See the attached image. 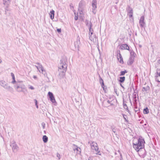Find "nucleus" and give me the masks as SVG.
Wrapping results in <instances>:
<instances>
[{
	"instance_id": "54",
	"label": "nucleus",
	"mask_w": 160,
	"mask_h": 160,
	"mask_svg": "<svg viewBox=\"0 0 160 160\" xmlns=\"http://www.w3.org/2000/svg\"><path fill=\"white\" fill-rule=\"evenodd\" d=\"M114 92H115L116 93V92H117L116 89H114Z\"/></svg>"
},
{
	"instance_id": "23",
	"label": "nucleus",
	"mask_w": 160,
	"mask_h": 160,
	"mask_svg": "<svg viewBox=\"0 0 160 160\" xmlns=\"http://www.w3.org/2000/svg\"><path fill=\"white\" fill-rule=\"evenodd\" d=\"M123 101L124 102V100ZM123 106L124 108L125 109H126L127 110V111L129 112V110H128V106L127 105V104L126 103H125L124 102H123Z\"/></svg>"
},
{
	"instance_id": "15",
	"label": "nucleus",
	"mask_w": 160,
	"mask_h": 160,
	"mask_svg": "<svg viewBox=\"0 0 160 160\" xmlns=\"http://www.w3.org/2000/svg\"><path fill=\"white\" fill-rule=\"evenodd\" d=\"M55 11L53 9H52L49 13L50 18L51 19H53L54 18Z\"/></svg>"
},
{
	"instance_id": "22",
	"label": "nucleus",
	"mask_w": 160,
	"mask_h": 160,
	"mask_svg": "<svg viewBox=\"0 0 160 160\" xmlns=\"http://www.w3.org/2000/svg\"><path fill=\"white\" fill-rule=\"evenodd\" d=\"M119 78H120V79L119 80V81L120 83L123 82L125 80V77L124 76L120 77Z\"/></svg>"
},
{
	"instance_id": "8",
	"label": "nucleus",
	"mask_w": 160,
	"mask_h": 160,
	"mask_svg": "<svg viewBox=\"0 0 160 160\" xmlns=\"http://www.w3.org/2000/svg\"><path fill=\"white\" fill-rule=\"evenodd\" d=\"M139 23L140 26L142 28H144L146 25V23L144 21V16H142L139 21Z\"/></svg>"
},
{
	"instance_id": "29",
	"label": "nucleus",
	"mask_w": 160,
	"mask_h": 160,
	"mask_svg": "<svg viewBox=\"0 0 160 160\" xmlns=\"http://www.w3.org/2000/svg\"><path fill=\"white\" fill-rule=\"evenodd\" d=\"M127 71L126 70H124V71H122L120 72V76L124 75L126 73H127Z\"/></svg>"
},
{
	"instance_id": "42",
	"label": "nucleus",
	"mask_w": 160,
	"mask_h": 160,
	"mask_svg": "<svg viewBox=\"0 0 160 160\" xmlns=\"http://www.w3.org/2000/svg\"><path fill=\"white\" fill-rule=\"evenodd\" d=\"M101 84L102 88L103 87V86H104V85L103 82H102V83H101Z\"/></svg>"
},
{
	"instance_id": "35",
	"label": "nucleus",
	"mask_w": 160,
	"mask_h": 160,
	"mask_svg": "<svg viewBox=\"0 0 160 160\" xmlns=\"http://www.w3.org/2000/svg\"><path fill=\"white\" fill-rule=\"evenodd\" d=\"M73 145L76 147V150L77 151H79L80 152H81L80 151H79V149H80V150H81V149L80 148H78L77 146H76L74 144Z\"/></svg>"
},
{
	"instance_id": "19",
	"label": "nucleus",
	"mask_w": 160,
	"mask_h": 160,
	"mask_svg": "<svg viewBox=\"0 0 160 160\" xmlns=\"http://www.w3.org/2000/svg\"><path fill=\"white\" fill-rule=\"evenodd\" d=\"M78 9H82H82H84L83 4L82 1H80L79 3Z\"/></svg>"
},
{
	"instance_id": "55",
	"label": "nucleus",
	"mask_w": 160,
	"mask_h": 160,
	"mask_svg": "<svg viewBox=\"0 0 160 160\" xmlns=\"http://www.w3.org/2000/svg\"><path fill=\"white\" fill-rule=\"evenodd\" d=\"M121 86L122 88H124V87L122 86V85L121 84Z\"/></svg>"
},
{
	"instance_id": "21",
	"label": "nucleus",
	"mask_w": 160,
	"mask_h": 160,
	"mask_svg": "<svg viewBox=\"0 0 160 160\" xmlns=\"http://www.w3.org/2000/svg\"><path fill=\"white\" fill-rule=\"evenodd\" d=\"M86 26L88 27H89L91 25H92V23L90 21H89L88 20H86L85 21Z\"/></svg>"
},
{
	"instance_id": "51",
	"label": "nucleus",
	"mask_w": 160,
	"mask_h": 160,
	"mask_svg": "<svg viewBox=\"0 0 160 160\" xmlns=\"http://www.w3.org/2000/svg\"><path fill=\"white\" fill-rule=\"evenodd\" d=\"M157 69H158L157 72H160V69H159V68H158Z\"/></svg>"
},
{
	"instance_id": "33",
	"label": "nucleus",
	"mask_w": 160,
	"mask_h": 160,
	"mask_svg": "<svg viewBox=\"0 0 160 160\" xmlns=\"http://www.w3.org/2000/svg\"><path fill=\"white\" fill-rule=\"evenodd\" d=\"M74 15H75V18H74V19H75V20L77 21L78 19V15L76 16V13H75V12L74 13Z\"/></svg>"
},
{
	"instance_id": "5",
	"label": "nucleus",
	"mask_w": 160,
	"mask_h": 160,
	"mask_svg": "<svg viewBox=\"0 0 160 160\" xmlns=\"http://www.w3.org/2000/svg\"><path fill=\"white\" fill-rule=\"evenodd\" d=\"M14 87L18 92H24V90L25 89L24 86H22L19 84V83H17L16 85H15Z\"/></svg>"
},
{
	"instance_id": "34",
	"label": "nucleus",
	"mask_w": 160,
	"mask_h": 160,
	"mask_svg": "<svg viewBox=\"0 0 160 160\" xmlns=\"http://www.w3.org/2000/svg\"><path fill=\"white\" fill-rule=\"evenodd\" d=\"M28 88L31 90H34V88L32 86L29 85L28 86Z\"/></svg>"
},
{
	"instance_id": "49",
	"label": "nucleus",
	"mask_w": 160,
	"mask_h": 160,
	"mask_svg": "<svg viewBox=\"0 0 160 160\" xmlns=\"http://www.w3.org/2000/svg\"><path fill=\"white\" fill-rule=\"evenodd\" d=\"M33 78H34V79H36L37 78V76H33Z\"/></svg>"
},
{
	"instance_id": "37",
	"label": "nucleus",
	"mask_w": 160,
	"mask_h": 160,
	"mask_svg": "<svg viewBox=\"0 0 160 160\" xmlns=\"http://www.w3.org/2000/svg\"><path fill=\"white\" fill-rule=\"evenodd\" d=\"M100 80H99V82L100 83H101L102 82H103V79L101 77L99 76Z\"/></svg>"
},
{
	"instance_id": "38",
	"label": "nucleus",
	"mask_w": 160,
	"mask_h": 160,
	"mask_svg": "<svg viewBox=\"0 0 160 160\" xmlns=\"http://www.w3.org/2000/svg\"><path fill=\"white\" fill-rule=\"evenodd\" d=\"M11 76L12 77V79H14V78H15L14 74L12 72H11Z\"/></svg>"
},
{
	"instance_id": "50",
	"label": "nucleus",
	"mask_w": 160,
	"mask_h": 160,
	"mask_svg": "<svg viewBox=\"0 0 160 160\" xmlns=\"http://www.w3.org/2000/svg\"><path fill=\"white\" fill-rule=\"evenodd\" d=\"M107 102L108 103H110V102H111V101H110L109 100H108L107 101Z\"/></svg>"
},
{
	"instance_id": "11",
	"label": "nucleus",
	"mask_w": 160,
	"mask_h": 160,
	"mask_svg": "<svg viewBox=\"0 0 160 160\" xmlns=\"http://www.w3.org/2000/svg\"><path fill=\"white\" fill-rule=\"evenodd\" d=\"M48 95L50 98V100L52 102L54 103L56 102L53 94L52 92H48Z\"/></svg>"
},
{
	"instance_id": "28",
	"label": "nucleus",
	"mask_w": 160,
	"mask_h": 160,
	"mask_svg": "<svg viewBox=\"0 0 160 160\" xmlns=\"http://www.w3.org/2000/svg\"><path fill=\"white\" fill-rule=\"evenodd\" d=\"M149 89V87L148 86H147V87H143V88H142V91L144 92V91H146L148 90Z\"/></svg>"
},
{
	"instance_id": "52",
	"label": "nucleus",
	"mask_w": 160,
	"mask_h": 160,
	"mask_svg": "<svg viewBox=\"0 0 160 160\" xmlns=\"http://www.w3.org/2000/svg\"><path fill=\"white\" fill-rule=\"evenodd\" d=\"M110 105H111V106H113V103H111L110 102Z\"/></svg>"
},
{
	"instance_id": "4",
	"label": "nucleus",
	"mask_w": 160,
	"mask_h": 160,
	"mask_svg": "<svg viewBox=\"0 0 160 160\" xmlns=\"http://www.w3.org/2000/svg\"><path fill=\"white\" fill-rule=\"evenodd\" d=\"M91 148L92 150H95L97 152V154L101 155V153L98 151V148L97 144L95 142H92L91 144Z\"/></svg>"
},
{
	"instance_id": "20",
	"label": "nucleus",
	"mask_w": 160,
	"mask_h": 160,
	"mask_svg": "<svg viewBox=\"0 0 160 160\" xmlns=\"http://www.w3.org/2000/svg\"><path fill=\"white\" fill-rule=\"evenodd\" d=\"M48 137L46 135H44L43 136L42 139L44 143H46L48 141Z\"/></svg>"
},
{
	"instance_id": "24",
	"label": "nucleus",
	"mask_w": 160,
	"mask_h": 160,
	"mask_svg": "<svg viewBox=\"0 0 160 160\" xmlns=\"http://www.w3.org/2000/svg\"><path fill=\"white\" fill-rule=\"evenodd\" d=\"M149 112V110L148 108H146L144 109L143 113L144 114H147Z\"/></svg>"
},
{
	"instance_id": "45",
	"label": "nucleus",
	"mask_w": 160,
	"mask_h": 160,
	"mask_svg": "<svg viewBox=\"0 0 160 160\" xmlns=\"http://www.w3.org/2000/svg\"><path fill=\"white\" fill-rule=\"evenodd\" d=\"M112 131H113V132L114 133H115L116 132L114 128H112Z\"/></svg>"
},
{
	"instance_id": "12",
	"label": "nucleus",
	"mask_w": 160,
	"mask_h": 160,
	"mask_svg": "<svg viewBox=\"0 0 160 160\" xmlns=\"http://www.w3.org/2000/svg\"><path fill=\"white\" fill-rule=\"evenodd\" d=\"M128 13L129 14V16L130 18L133 17V10L132 9L130 6L128 7Z\"/></svg>"
},
{
	"instance_id": "14",
	"label": "nucleus",
	"mask_w": 160,
	"mask_h": 160,
	"mask_svg": "<svg viewBox=\"0 0 160 160\" xmlns=\"http://www.w3.org/2000/svg\"><path fill=\"white\" fill-rule=\"evenodd\" d=\"M38 65V66H36V65H35V66L37 68L38 70L39 71L41 72H40V70H41L42 69H43V67L42 65L39 63H36Z\"/></svg>"
},
{
	"instance_id": "32",
	"label": "nucleus",
	"mask_w": 160,
	"mask_h": 160,
	"mask_svg": "<svg viewBox=\"0 0 160 160\" xmlns=\"http://www.w3.org/2000/svg\"><path fill=\"white\" fill-rule=\"evenodd\" d=\"M78 10L79 11V13L80 14H83V11L84 10V9H80Z\"/></svg>"
},
{
	"instance_id": "46",
	"label": "nucleus",
	"mask_w": 160,
	"mask_h": 160,
	"mask_svg": "<svg viewBox=\"0 0 160 160\" xmlns=\"http://www.w3.org/2000/svg\"><path fill=\"white\" fill-rule=\"evenodd\" d=\"M42 127H43V128H45V123H42Z\"/></svg>"
},
{
	"instance_id": "40",
	"label": "nucleus",
	"mask_w": 160,
	"mask_h": 160,
	"mask_svg": "<svg viewBox=\"0 0 160 160\" xmlns=\"http://www.w3.org/2000/svg\"><path fill=\"white\" fill-rule=\"evenodd\" d=\"M57 30V32L59 33H60L61 32V28H58Z\"/></svg>"
},
{
	"instance_id": "10",
	"label": "nucleus",
	"mask_w": 160,
	"mask_h": 160,
	"mask_svg": "<svg viewBox=\"0 0 160 160\" xmlns=\"http://www.w3.org/2000/svg\"><path fill=\"white\" fill-rule=\"evenodd\" d=\"M117 53V58L118 60L120 63H123V58L120 53V51L119 50L118 51Z\"/></svg>"
},
{
	"instance_id": "6",
	"label": "nucleus",
	"mask_w": 160,
	"mask_h": 160,
	"mask_svg": "<svg viewBox=\"0 0 160 160\" xmlns=\"http://www.w3.org/2000/svg\"><path fill=\"white\" fill-rule=\"evenodd\" d=\"M92 12L94 14H95L97 12V1L96 0H92Z\"/></svg>"
},
{
	"instance_id": "53",
	"label": "nucleus",
	"mask_w": 160,
	"mask_h": 160,
	"mask_svg": "<svg viewBox=\"0 0 160 160\" xmlns=\"http://www.w3.org/2000/svg\"><path fill=\"white\" fill-rule=\"evenodd\" d=\"M75 150H76V147H75L73 148V150L75 151Z\"/></svg>"
},
{
	"instance_id": "7",
	"label": "nucleus",
	"mask_w": 160,
	"mask_h": 160,
	"mask_svg": "<svg viewBox=\"0 0 160 160\" xmlns=\"http://www.w3.org/2000/svg\"><path fill=\"white\" fill-rule=\"evenodd\" d=\"M10 146L12 148L13 152H16L17 151L18 147L15 141H13L11 142Z\"/></svg>"
},
{
	"instance_id": "47",
	"label": "nucleus",
	"mask_w": 160,
	"mask_h": 160,
	"mask_svg": "<svg viewBox=\"0 0 160 160\" xmlns=\"http://www.w3.org/2000/svg\"><path fill=\"white\" fill-rule=\"evenodd\" d=\"M105 87H106V86H103V87H102L104 91H105V89H106V88H105Z\"/></svg>"
},
{
	"instance_id": "44",
	"label": "nucleus",
	"mask_w": 160,
	"mask_h": 160,
	"mask_svg": "<svg viewBox=\"0 0 160 160\" xmlns=\"http://www.w3.org/2000/svg\"><path fill=\"white\" fill-rule=\"evenodd\" d=\"M157 63H158V65H159V64H160V59L158 60L157 61Z\"/></svg>"
},
{
	"instance_id": "13",
	"label": "nucleus",
	"mask_w": 160,
	"mask_h": 160,
	"mask_svg": "<svg viewBox=\"0 0 160 160\" xmlns=\"http://www.w3.org/2000/svg\"><path fill=\"white\" fill-rule=\"evenodd\" d=\"M120 49L122 50L126 49L127 50H129V48L127 44H122L120 47Z\"/></svg>"
},
{
	"instance_id": "9",
	"label": "nucleus",
	"mask_w": 160,
	"mask_h": 160,
	"mask_svg": "<svg viewBox=\"0 0 160 160\" xmlns=\"http://www.w3.org/2000/svg\"><path fill=\"white\" fill-rule=\"evenodd\" d=\"M12 0H3V3L6 6V8H5V13L7 14V11L8 10V7L9 4Z\"/></svg>"
},
{
	"instance_id": "26",
	"label": "nucleus",
	"mask_w": 160,
	"mask_h": 160,
	"mask_svg": "<svg viewBox=\"0 0 160 160\" xmlns=\"http://www.w3.org/2000/svg\"><path fill=\"white\" fill-rule=\"evenodd\" d=\"M79 43L80 42H79V41H77L75 42L74 46L76 48L78 47Z\"/></svg>"
},
{
	"instance_id": "2",
	"label": "nucleus",
	"mask_w": 160,
	"mask_h": 160,
	"mask_svg": "<svg viewBox=\"0 0 160 160\" xmlns=\"http://www.w3.org/2000/svg\"><path fill=\"white\" fill-rule=\"evenodd\" d=\"M145 143L144 139L141 137L136 140H133V147L137 152H138L140 149L144 148Z\"/></svg>"
},
{
	"instance_id": "1",
	"label": "nucleus",
	"mask_w": 160,
	"mask_h": 160,
	"mask_svg": "<svg viewBox=\"0 0 160 160\" xmlns=\"http://www.w3.org/2000/svg\"><path fill=\"white\" fill-rule=\"evenodd\" d=\"M67 62V59L66 58L63 57L61 59L58 65L59 71L60 72L59 76L61 78H63L65 75L68 66L66 64Z\"/></svg>"
},
{
	"instance_id": "25",
	"label": "nucleus",
	"mask_w": 160,
	"mask_h": 160,
	"mask_svg": "<svg viewBox=\"0 0 160 160\" xmlns=\"http://www.w3.org/2000/svg\"><path fill=\"white\" fill-rule=\"evenodd\" d=\"M130 57L134 58L135 56L134 54H135V52L133 51H130Z\"/></svg>"
},
{
	"instance_id": "30",
	"label": "nucleus",
	"mask_w": 160,
	"mask_h": 160,
	"mask_svg": "<svg viewBox=\"0 0 160 160\" xmlns=\"http://www.w3.org/2000/svg\"><path fill=\"white\" fill-rule=\"evenodd\" d=\"M93 30L92 29L89 30V35H92L93 33Z\"/></svg>"
},
{
	"instance_id": "16",
	"label": "nucleus",
	"mask_w": 160,
	"mask_h": 160,
	"mask_svg": "<svg viewBox=\"0 0 160 160\" xmlns=\"http://www.w3.org/2000/svg\"><path fill=\"white\" fill-rule=\"evenodd\" d=\"M89 35V38L92 41L94 42L95 41H96V35L93 33L92 35L90 34Z\"/></svg>"
},
{
	"instance_id": "39",
	"label": "nucleus",
	"mask_w": 160,
	"mask_h": 160,
	"mask_svg": "<svg viewBox=\"0 0 160 160\" xmlns=\"http://www.w3.org/2000/svg\"><path fill=\"white\" fill-rule=\"evenodd\" d=\"M12 84H14L15 83H16L17 84V82H16L15 78H14V79H12Z\"/></svg>"
},
{
	"instance_id": "18",
	"label": "nucleus",
	"mask_w": 160,
	"mask_h": 160,
	"mask_svg": "<svg viewBox=\"0 0 160 160\" xmlns=\"http://www.w3.org/2000/svg\"><path fill=\"white\" fill-rule=\"evenodd\" d=\"M134 58L130 57L129 60L127 62L128 64L129 65H131L133 63Z\"/></svg>"
},
{
	"instance_id": "31",
	"label": "nucleus",
	"mask_w": 160,
	"mask_h": 160,
	"mask_svg": "<svg viewBox=\"0 0 160 160\" xmlns=\"http://www.w3.org/2000/svg\"><path fill=\"white\" fill-rule=\"evenodd\" d=\"M34 101H35V105L36 106L37 108H38V102H37V100L36 99H34Z\"/></svg>"
},
{
	"instance_id": "56",
	"label": "nucleus",
	"mask_w": 160,
	"mask_h": 160,
	"mask_svg": "<svg viewBox=\"0 0 160 160\" xmlns=\"http://www.w3.org/2000/svg\"><path fill=\"white\" fill-rule=\"evenodd\" d=\"M120 156H121V157L122 156V155H121V154H120Z\"/></svg>"
},
{
	"instance_id": "27",
	"label": "nucleus",
	"mask_w": 160,
	"mask_h": 160,
	"mask_svg": "<svg viewBox=\"0 0 160 160\" xmlns=\"http://www.w3.org/2000/svg\"><path fill=\"white\" fill-rule=\"evenodd\" d=\"M42 73L44 75L45 77H46L47 76V74L45 69L43 68L41 70Z\"/></svg>"
},
{
	"instance_id": "43",
	"label": "nucleus",
	"mask_w": 160,
	"mask_h": 160,
	"mask_svg": "<svg viewBox=\"0 0 160 160\" xmlns=\"http://www.w3.org/2000/svg\"><path fill=\"white\" fill-rule=\"evenodd\" d=\"M92 25H91L89 27H88V29H89V30H90L91 29H92Z\"/></svg>"
},
{
	"instance_id": "41",
	"label": "nucleus",
	"mask_w": 160,
	"mask_h": 160,
	"mask_svg": "<svg viewBox=\"0 0 160 160\" xmlns=\"http://www.w3.org/2000/svg\"><path fill=\"white\" fill-rule=\"evenodd\" d=\"M60 154L59 153H57V157L59 159H60Z\"/></svg>"
},
{
	"instance_id": "48",
	"label": "nucleus",
	"mask_w": 160,
	"mask_h": 160,
	"mask_svg": "<svg viewBox=\"0 0 160 160\" xmlns=\"http://www.w3.org/2000/svg\"><path fill=\"white\" fill-rule=\"evenodd\" d=\"M105 87H106V86H103V87H102L104 91H105V89H106V88H105Z\"/></svg>"
},
{
	"instance_id": "36",
	"label": "nucleus",
	"mask_w": 160,
	"mask_h": 160,
	"mask_svg": "<svg viewBox=\"0 0 160 160\" xmlns=\"http://www.w3.org/2000/svg\"><path fill=\"white\" fill-rule=\"evenodd\" d=\"M123 118L124 119L125 121H126V122H128V120L125 117H126V115L124 114H123Z\"/></svg>"
},
{
	"instance_id": "17",
	"label": "nucleus",
	"mask_w": 160,
	"mask_h": 160,
	"mask_svg": "<svg viewBox=\"0 0 160 160\" xmlns=\"http://www.w3.org/2000/svg\"><path fill=\"white\" fill-rule=\"evenodd\" d=\"M156 80L160 82V72H157V75L155 76Z\"/></svg>"
},
{
	"instance_id": "3",
	"label": "nucleus",
	"mask_w": 160,
	"mask_h": 160,
	"mask_svg": "<svg viewBox=\"0 0 160 160\" xmlns=\"http://www.w3.org/2000/svg\"><path fill=\"white\" fill-rule=\"evenodd\" d=\"M0 85L8 91H11L13 89L12 88L4 81H0Z\"/></svg>"
}]
</instances>
